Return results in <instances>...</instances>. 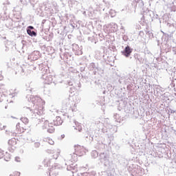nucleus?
I'll list each match as a JSON object with an SVG mask.
<instances>
[{
  "label": "nucleus",
  "instance_id": "nucleus-12",
  "mask_svg": "<svg viewBox=\"0 0 176 176\" xmlns=\"http://www.w3.org/2000/svg\"><path fill=\"white\" fill-rule=\"evenodd\" d=\"M47 141L48 144H50V145H54V141H53V140H52L50 138H47Z\"/></svg>",
  "mask_w": 176,
  "mask_h": 176
},
{
  "label": "nucleus",
  "instance_id": "nucleus-8",
  "mask_svg": "<svg viewBox=\"0 0 176 176\" xmlns=\"http://www.w3.org/2000/svg\"><path fill=\"white\" fill-rule=\"evenodd\" d=\"M55 129L53 126H52V124H49L48 128H47V131L48 133H50L51 134L54 132Z\"/></svg>",
  "mask_w": 176,
  "mask_h": 176
},
{
  "label": "nucleus",
  "instance_id": "nucleus-1",
  "mask_svg": "<svg viewBox=\"0 0 176 176\" xmlns=\"http://www.w3.org/2000/svg\"><path fill=\"white\" fill-rule=\"evenodd\" d=\"M34 109L38 112V113H43V103L41 99H36L34 100Z\"/></svg>",
  "mask_w": 176,
  "mask_h": 176
},
{
  "label": "nucleus",
  "instance_id": "nucleus-7",
  "mask_svg": "<svg viewBox=\"0 0 176 176\" xmlns=\"http://www.w3.org/2000/svg\"><path fill=\"white\" fill-rule=\"evenodd\" d=\"M54 126H61L63 124V120L60 117H56L53 121Z\"/></svg>",
  "mask_w": 176,
  "mask_h": 176
},
{
  "label": "nucleus",
  "instance_id": "nucleus-15",
  "mask_svg": "<svg viewBox=\"0 0 176 176\" xmlns=\"http://www.w3.org/2000/svg\"><path fill=\"white\" fill-rule=\"evenodd\" d=\"M0 80H3V76L2 75V73H0Z\"/></svg>",
  "mask_w": 176,
  "mask_h": 176
},
{
  "label": "nucleus",
  "instance_id": "nucleus-3",
  "mask_svg": "<svg viewBox=\"0 0 176 176\" xmlns=\"http://www.w3.org/2000/svg\"><path fill=\"white\" fill-rule=\"evenodd\" d=\"M17 140L16 138H12L8 140V149L10 152H14V149L17 148Z\"/></svg>",
  "mask_w": 176,
  "mask_h": 176
},
{
  "label": "nucleus",
  "instance_id": "nucleus-13",
  "mask_svg": "<svg viewBox=\"0 0 176 176\" xmlns=\"http://www.w3.org/2000/svg\"><path fill=\"white\" fill-rule=\"evenodd\" d=\"M10 176H20V172L15 171L10 174Z\"/></svg>",
  "mask_w": 176,
  "mask_h": 176
},
{
  "label": "nucleus",
  "instance_id": "nucleus-4",
  "mask_svg": "<svg viewBox=\"0 0 176 176\" xmlns=\"http://www.w3.org/2000/svg\"><path fill=\"white\" fill-rule=\"evenodd\" d=\"M27 130V126L24 124L18 122L16 126V134H21Z\"/></svg>",
  "mask_w": 176,
  "mask_h": 176
},
{
  "label": "nucleus",
  "instance_id": "nucleus-10",
  "mask_svg": "<svg viewBox=\"0 0 176 176\" xmlns=\"http://www.w3.org/2000/svg\"><path fill=\"white\" fill-rule=\"evenodd\" d=\"M21 120L22 122L21 124H24V126H25L26 124H28V122H29L28 118H21Z\"/></svg>",
  "mask_w": 176,
  "mask_h": 176
},
{
  "label": "nucleus",
  "instance_id": "nucleus-2",
  "mask_svg": "<svg viewBox=\"0 0 176 176\" xmlns=\"http://www.w3.org/2000/svg\"><path fill=\"white\" fill-rule=\"evenodd\" d=\"M74 153L76 156H83L86 153V149L83 146L76 145L74 146Z\"/></svg>",
  "mask_w": 176,
  "mask_h": 176
},
{
  "label": "nucleus",
  "instance_id": "nucleus-17",
  "mask_svg": "<svg viewBox=\"0 0 176 176\" xmlns=\"http://www.w3.org/2000/svg\"><path fill=\"white\" fill-rule=\"evenodd\" d=\"M15 160H16V162H20V157H16L15 158Z\"/></svg>",
  "mask_w": 176,
  "mask_h": 176
},
{
  "label": "nucleus",
  "instance_id": "nucleus-5",
  "mask_svg": "<svg viewBox=\"0 0 176 176\" xmlns=\"http://www.w3.org/2000/svg\"><path fill=\"white\" fill-rule=\"evenodd\" d=\"M3 157H4L6 162H9L10 160V154L6 153L5 155V151L0 148V159H3Z\"/></svg>",
  "mask_w": 176,
  "mask_h": 176
},
{
  "label": "nucleus",
  "instance_id": "nucleus-9",
  "mask_svg": "<svg viewBox=\"0 0 176 176\" xmlns=\"http://www.w3.org/2000/svg\"><path fill=\"white\" fill-rule=\"evenodd\" d=\"M27 33L28 34V35H30V36H36V32H35L34 31H32L31 30L28 29L27 30Z\"/></svg>",
  "mask_w": 176,
  "mask_h": 176
},
{
  "label": "nucleus",
  "instance_id": "nucleus-18",
  "mask_svg": "<svg viewBox=\"0 0 176 176\" xmlns=\"http://www.w3.org/2000/svg\"><path fill=\"white\" fill-rule=\"evenodd\" d=\"M28 28H30V30H34V28L32 26H29Z\"/></svg>",
  "mask_w": 176,
  "mask_h": 176
},
{
  "label": "nucleus",
  "instance_id": "nucleus-16",
  "mask_svg": "<svg viewBox=\"0 0 176 176\" xmlns=\"http://www.w3.org/2000/svg\"><path fill=\"white\" fill-rule=\"evenodd\" d=\"M0 90H3V84L0 85Z\"/></svg>",
  "mask_w": 176,
  "mask_h": 176
},
{
  "label": "nucleus",
  "instance_id": "nucleus-6",
  "mask_svg": "<svg viewBox=\"0 0 176 176\" xmlns=\"http://www.w3.org/2000/svg\"><path fill=\"white\" fill-rule=\"evenodd\" d=\"M131 49H130L129 46H126L124 51L122 52V54L125 56V57H129V56L131 54Z\"/></svg>",
  "mask_w": 176,
  "mask_h": 176
},
{
  "label": "nucleus",
  "instance_id": "nucleus-11",
  "mask_svg": "<svg viewBox=\"0 0 176 176\" xmlns=\"http://www.w3.org/2000/svg\"><path fill=\"white\" fill-rule=\"evenodd\" d=\"M71 161H72V162H78V157L76 156V154H73V155H72Z\"/></svg>",
  "mask_w": 176,
  "mask_h": 176
},
{
  "label": "nucleus",
  "instance_id": "nucleus-14",
  "mask_svg": "<svg viewBox=\"0 0 176 176\" xmlns=\"http://www.w3.org/2000/svg\"><path fill=\"white\" fill-rule=\"evenodd\" d=\"M3 129H5V126L0 123V131L3 130Z\"/></svg>",
  "mask_w": 176,
  "mask_h": 176
}]
</instances>
